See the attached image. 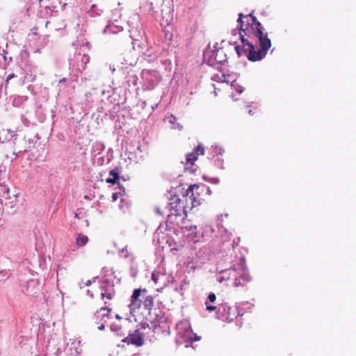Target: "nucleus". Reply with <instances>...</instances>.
<instances>
[{"label":"nucleus","mask_w":356,"mask_h":356,"mask_svg":"<svg viewBox=\"0 0 356 356\" xmlns=\"http://www.w3.org/2000/svg\"><path fill=\"white\" fill-rule=\"evenodd\" d=\"M204 154V147L201 145H199L197 147L195 148L194 152H191L186 155V164L193 165L195 161H197L198 156L203 155Z\"/></svg>","instance_id":"9"},{"label":"nucleus","mask_w":356,"mask_h":356,"mask_svg":"<svg viewBox=\"0 0 356 356\" xmlns=\"http://www.w3.org/2000/svg\"><path fill=\"white\" fill-rule=\"evenodd\" d=\"M159 277H160V273L159 272H157V271H154L152 274V280L154 281V282L157 284L158 282H159Z\"/></svg>","instance_id":"13"},{"label":"nucleus","mask_w":356,"mask_h":356,"mask_svg":"<svg viewBox=\"0 0 356 356\" xmlns=\"http://www.w3.org/2000/svg\"><path fill=\"white\" fill-rule=\"evenodd\" d=\"M208 299L211 302H214L216 300V296L213 293H211L208 296Z\"/></svg>","instance_id":"19"},{"label":"nucleus","mask_w":356,"mask_h":356,"mask_svg":"<svg viewBox=\"0 0 356 356\" xmlns=\"http://www.w3.org/2000/svg\"><path fill=\"white\" fill-rule=\"evenodd\" d=\"M206 305H207V310H208L209 312L215 311V310L218 309V307H216V306L209 305L207 302H206Z\"/></svg>","instance_id":"18"},{"label":"nucleus","mask_w":356,"mask_h":356,"mask_svg":"<svg viewBox=\"0 0 356 356\" xmlns=\"http://www.w3.org/2000/svg\"><path fill=\"white\" fill-rule=\"evenodd\" d=\"M155 211L157 214L159 215H161V216H163V212L161 211V209L159 207H156L155 209Z\"/></svg>","instance_id":"23"},{"label":"nucleus","mask_w":356,"mask_h":356,"mask_svg":"<svg viewBox=\"0 0 356 356\" xmlns=\"http://www.w3.org/2000/svg\"><path fill=\"white\" fill-rule=\"evenodd\" d=\"M237 22L242 43L241 47L237 44L234 47L238 56L245 55L253 62L263 59L271 47V40L264 26L252 13H239Z\"/></svg>","instance_id":"1"},{"label":"nucleus","mask_w":356,"mask_h":356,"mask_svg":"<svg viewBox=\"0 0 356 356\" xmlns=\"http://www.w3.org/2000/svg\"><path fill=\"white\" fill-rule=\"evenodd\" d=\"M122 341L139 347L143 345L144 338L139 330H136L133 333L129 334L127 337L124 338Z\"/></svg>","instance_id":"6"},{"label":"nucleus","mask_w":356,"mask_h":356,"mask_svg":"<svg viewBox=\"0 0 356 356\" xmlns=\"http://www.w3.org/2000/svg\"><path fill=\"white\" fill-rule=\"evenodd\" d=\"M66 81V79H65V78H63V79H61V80L60 81V83H61V82H64V81Z\"/></svg>","instance_id":"30"},{"label":"nucleus","mask_w":356,"mask_h":356,"mask_svg":"<svg viewBox=\"0 0 356 356\" xmlns=\"http://www.w3.org/2000/svg\"><path fill=\"white\" fill-rule=\"evenodd\" d=\"M91 284H92V281H91V280H88V281L85 283V285H86V286H90Z\"/></svg>","instance_id":"28"},{"label":"nucleus","mask_w":356,"mask_h":356,"mask_svg":"<svg viewBox=\"0 0 356 356\" xmlns=\"http://www.w3.org/2000/svg\"><path fill=\"white\" fill-rule=\"evenodd\" d=\"M218 312L221 314L219 318L227 322H232L238 316L237 309L235 307L228 306L227 304L218 306Z\"/></svg>","instance_id":"4"},{"label":"nucleus","mask_w":356,"mask_h":356,"mask_svg":"<svg viewBox=\"0 0 356 356\" xmlns=\"http://www.w3.org/2000/svg\"><path fill=\"white\" fill-rule=\"evenodd\" d=\"M18 131V129H15V130H10L9 129H3V132H7L8 134H10V136L11 138L14 137L15 136H16V133Z\"/></svg>","instance_id":"16"},{"label":"nucleus","mask_w":356,"mask_h":356,"mask_svg":"<svg viewBox=\"0 0 356 356\" xmlns=\"http://www.w3.org/2000/svg\"><path fill=\"white\" fill-rule=\"evenodd\" d=\"M102 311H106L107 312L106 314H103V316H108L109 314H110V312H111V309H108L106 307H101L100 309H99V312H102Z\"/></svg>","instance_id":"20"},{"label":"nucleus","mask_w":356,"mask_h":356,"mask_svg":"<svg viewBox=\"0 0 356 356\" xmlns=\"http://www.w3.org/2000/svg\"><path fill=\"white\" fill-rule=\"evenodd\" d=\"M104 328H105V326L104 324H102L99 326H98V330H104Z\"/></svg>","instance_id":"26"},{"label":"nucleus","mask_w":356,"mask_h":356,"mask_svg":"<svg viewBox=\"0 0 356 356\" xmlns=\"http://www.w3.org/2000/svg\"><path fill=\"white\" fill-rule=\"evenodd\" d=\"M25 76H22V70L19 73L10 74L6 80L5 88H15L24 83Z\"/></svg>","instance_id":"5"},{"label":"nucleus","mask_w":356,"mask_h":356,"mask_svg":"<svg viewBox=\"0 0 356 356\" xmlns=\"http://www.w3.org/2000/svg\"><path fill=\"white\" fill-rule=\"evenodd\" d=\"M251 280L249 273L243 267L238 270L233 268L222 271V275L220 277V282H222V280H229L231 283L227 284V285L234 287H239L245 286Z\"/></svg>","instance_id":"2"},{"label":"nucleus","mask_w":356,"mask_h":356,"mask_svg":"<svg viewBox=\"0 0 356 356\" xmlns=\"http://www.w3.org/2000/svg\"><path fill=\"white\" fill-rule=\"evenodd\" d=\"M110 175L113 176V178L119 179V174L117 170H112L110 171Z\"/></svg>","instance_id":"17"},{"label":"nucleus","mask_w":356,"mask_h":356,"mask_svg":"<svg viewBox=\"0 0 356 356\" xmlns=\"http://www.w3.org/2000/svg\"><path fill=\"white\" fill-rule=\"evenodd\" d=\"M22 151L23 152H26V149H24Z\"/></svg>","instance_id":"32"},{"label":"nucleus","mask_w":356,"mask_h":356,"mask_svg":"<svg viewBox=\"0 0 356 356\" xmlns=\"http://www.w3.org/2000/svg\"><path fill=\"white\" fill-rule=\"evenodd\" d=\"M118 197V193H113V200L114 201H115Z\"/></svg>","instance_id":"25"},{"label":"nucleus","mask_w":356,"mask_h":356,"mask_svg":"<svg viewBox=\"0 0 356 356\" xmlns=\"http://www.w3.org/2000/svg\"><path fill=\"white\" fill-rule=\"evenodd\" d=\"M212 58L218 63L222 64L227 61V54L223 47L216 48L213 51Z\"/></svg>","instance_id":"10"},{"label":"nucleus","mask_w":356,"mask_h":356,"mask_svg":"<svg viewBox=\"0 0 356 356\" xmlns=\"http://www.w3.org/2000/svg\"><path fill=\"white\" fill-rule=\"evenodd\" d=\"M118 180H119V179H115V178H113V177H112V178H108V179H106V182H107V183H109V184H116V183L118 182Z\"/></svg>","instance_id":"21"},{"label":"nucleus","mask_w":356,"mask_h":356,"mask_svg":"<svg viewBox=\"0 0 356 356\" xmlns=\"http://www.w3.org/2000/svg\"><path fill=\"white\" fill-rule=\"evenodd\" d=\"M168 209L169 211L168 216L169 218L173 216L181 217L182 216H186L185 203L177 196H174L170 199Z\"/></svg>","instance_id":"3"},{"label":"nucleus","mask_w":356,"mask_h":356,"mask_svg":"<svg viewBox=\"0 0 356 356\" xmlns=\"http://www.w3.org/2000/svg\"><path fill=\"white\" fill-rule=\"evenodd\" d=\"M88 242V237L83 234H79L76 238V244L78 247H83Z\"/></svg>","instance_id":"12"},{"label":"nucleus","mask_w":356,"mask_h":356,"mask_svg":"<svg viewBox=\"0 0 356 356\" xmlns=\"http://www.w3.org/2000/svg\"><path fill=\"white\" fill-rule=\"evenodd\" d=\"M200 186L197 184H193L189 186V188L185 192V196L186 200L188 198L191 201V203L197 202L200 204L202 198L200 197Z\"/></svg>","instance_id":"7"},{"label":"nucleus","mask_w":356,"mask_h":356,"mask_svg":"<svg viewBox=\"0 0 356 356\" xmlns=\"http://www.w3.org/2000/svg\"><path fill=\"white\" fill-rule=\"evenodd\" d=\"M16 150H17V149H16V148H15V147H13V148L12 149V154H11V156H9V155L6 154V157H7L8 159H10V161H13V160L15 159L16 158H17V157H18V155H17V154L16 153Z\"/></svg>","instance_id":"15"},{"label":"nucleus","mask_w":356,"mask_h":356,"mask_svg":"<svg viewBox=\"0 0 356 356\" xmlns=\"http://www.w3.org/2000/svg\"><path fill=\"white\" fill-rule=\"evenodd\" d=\"M42 0H38V1H39L40 3V2H42Z\"/></svg>","instance_id":"33"},{"label":"nucleus","mask_w":356,"mask_h":356,"mask_svg":"<svg viewBox=\"0 0 356 356\" xmlns=\"http://www.w3.org/2000/svg\"><path fill=\"white\" fill-rule=\"evenodd\" d=\"M214 93L216 95H217L216 88H215Z\"/></svg>","instance_id":"31"},{"label":"nucleus","mask_w":356,"mask_h":356,"mask_svg":"<svg viewBox=\"0 0 356 356\" xmlns=\"http://www.w3.org/2000/svg\"><path fill=\"white\" fill-rule=\"evenodd\" d=\"M143 306L145 309L150 312L154 307V297L151 295L147 296L144 298Z\"/></svg>","instance_id":"11"},{"label":"nucleus","mask_w":356,"mask_h":356,"mask_svg":"<svg viewBox=\"0 0 356 356\" xmlns=\"http://www.w3.org/2000/svg\"><path fill=\"white\" fill-rule=\"evenodd\" d=\"M90 60V56L87 54H83V58H82V61L84 62L85 63H88Z\"/></svg>","instance_id":"22"},{"label":"nucleus","mask_w":356,"mask_h":356,"mask_svg":"<svg viewBox=\"0 0 356 356\" xmlns=\"http://www.w3.org/2000/svg\"><path fill=\"white\" fill-rule=\"evenodd\" d=\"M113 296H114V293H111V292L106 291L105 293H101V296H102V298H106L108 300H112L113 298Z\"/></svg>","instance_id":"14"},{"label":"nucleus","mask_w":356,"mask_h":356,"mask_svg":"<svg viewBox=\"0 0 356 356\" xmlns=\"http://www.w3.org/2000/svg\"><path fill=\"white\" fill-rule=\"evenodd\" d=\"M99 312L97 311L96 313L94 314V316H96V318H98L97 314H99Z\"/></svg>","instance_id":"29"},{"label":"nucleus","mask_w":356,"mask_h":356,"mask_svg":"<svg viewBox=\"0 0 356 356\" xmlns=\"http://www.w3.org/2000/svg\"><path fill=\"white\" fill-rule=\"evenodd\" d=\"M200 339V337L198 336H195L194 338L192 339V341H199Z\"/></svg>","instance_id":"27"},{"label":"nucleus","mask_w":356,"mask_h":356,"mask_svg":"<svg viewBox=\"0 0 356 356\" xmlns=\"http://www.w3.org/2000/svg\"><path fill=\"white\" fill-rule=\"evenodd\" d=\"M142 292H147V290L145 289L143 290L140 289H136L134 290L133 294L131 297V302L129 305L131 313H133L140 307L141 300H139V297L140 296Z\"/></svg>","instance_id":"8"},{"label":"nucleus","mask_w":356,"mask_h":356,"mask_svg":"<svg viewBox=\"0 0 356 356\" xmlns=\"http://www.w3.org/2000/svg\"><path fill=\"white\" fill-rule=\"evenodd\" d=\"M248 113H249V115H253L254 114H255V113H256V109H252V108H250V109L248 110Z\"/></svg>","instance_id":"24"}]
</instances>
